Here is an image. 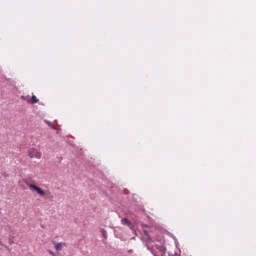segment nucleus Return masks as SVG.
<instances>
[{"mask_svg": "<svg viewBox=\"0 0 256 256\" xmlns=\"http://www.w3.org/2000/svg\"><path fill=\"white\" fill-rule=\"evenodd\" d=\"M28 155L30 159H41V156H42L41 152H39L37 149H34V148L28 151Z\"/></svg>", "mask_w": 256, "mask_h": 256, "instance_id": "obj_1", "label": "nucleus"}, {"mask_svg": "<svg viewBox=\"0 0 256 256\" xmlns=\"http://www.w3.org/2000/svg\"><path fill=\"white\" fill-rule=\"evenodd\" d=\"M28 187L31 189V191H36V193H38V195L41 197H45V191H43V189H41L39 186L35 184H28Z\"/></svg>", "mask_w": 256, "mask_h": 256, "instance_id": "obj_2", "label": "nucleus"}, {"mask_svg": "<svg viewBox=\"0 0 256 256\" xmlns=\"http://www.w3.org/2000/svg\"><path fill=\"white\" fill-rule=\"evenodd\" d=\"M122 225H127L129 229H133V225L129 222L127 218H123L121 221Z\"/></svg>", "mask_w": 256, "mask_h": 256, "instance_id": "obj_3", "label": "nucleus"}, {"mask_svg": "<svg viewBox=\"0 0 256 256\" xmlns=\"http://www.w3.org/2000/svg\"><path fill=\"white\" fill-rule=\"evenodd\" d=\"M55 249H56V251H61V249H63V243H57L55 245Z\"/></svg>", "mask_w": 256, "mask_h": 256, "instance_id": "obj_4", "label": "nucleus"}, {"mask_svg": "<svg viewBox=\"0 0 256 256\" xmlns=\"http://www.w3.org/2000/svg\"><path fill=\"white\" fill-rule=\"evenodd\" d=\"M31 103H39V99H37V96L32 95V97H31Z\"/></svg>", "mask_w": 256, "mask_h": 256, "instance_id": "obj_5", "label": "nucleus"}, {"mask_svg": "<svg viewBox=\"0 0 256 256\" xmlns=\"http://www.w3.org/2000/svg\"><path fill=\"white\" fill-rule=\"evenodd\" d=\"M100 232H101L102 237L104 239H107V231L105 229H101Z\"/></svg>", "mask_w": 256, "mask_h": 256, "instance_id": "obj_6", "label": "nucleus"}, {"mask_svg": "<svg viewBox=\"0 0 256 256\" xmlns=\"http://www.w3.org/2000/svg\"><path fill=\"white\" fill-rule=\"evenodd\" d=\"M144 235H146V237H147L148 239H151V238L149 237V232H147V230L144 231Z\"/></svg>", "mask_w": 256, "mask_h": 256, "instance_id": "obj_7", "label": "nucleus"}, {"mask_svg": "<svg viewBox=\"0 0 256 256\" xmlns=\"http://www.w3.org/2000/svg\"><path fill=\"white\" fill-rule=\"evenodd\" d=\"M45 123H47L48 125H51V123H49L47 120L45 121Z\"/></svg>", "mask_w": 256, "mask_h": 256, "instance_id": "obj_8", "label": "nucleus"}, {"mask_svg": "<svg viewBox=\"0 0 256 256\" xmlns=\"http://www.w3.org/2000/svg\"><path fill=\"white\" fill-rule=\"evenodd\" d=\"M129 253H133V250H129Z\"/></svg>", "mask_w": 256, "mask_h": 256, "instance_id": "obj_9", "label": "nucleus"}, {"mask_svg": "<svg viewBox=\"0 0 256 256\" xmlns=\"http://www.w3.org/2000/svg\"><path fill=\"white\" fill-rule=\"evenodd\" d=\"M132 239H135V237H132Z\"/></svg>", "mask_w": 256, "mask_h": 256, "instance_id": "obj_10", "label": "nucleus"}]
</instances>
